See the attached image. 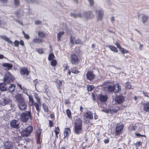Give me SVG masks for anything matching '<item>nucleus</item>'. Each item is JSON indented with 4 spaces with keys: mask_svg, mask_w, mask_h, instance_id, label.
Listing matches in <instances>:
<instances>
[{
    "mask_svg": "<svg viewBox=\"0 0 149 149\" xmlns=\"http://www.w3.org/2000/svg\"><path fill=\"white\" fill-rule=\"evenodd\" d=\"M23 92L25 94H26L28 96V95H29L28 94V92L27 89H26L25 88H24V89H23Z\"/></svg>",
    "mask_w": 149,
    "mask_h": 149,
    "instance_id": "58",
    "label": "nucleus"
},
{
    "mask_svg": "<svg viewBox=\"0 0 149 149\" xmlns=\"http://www.w3.org/2000/svg\"><path fill=\"white\" fill-rule=\"evenodd\" d=\"M149 17L146 15H142V22L143 23H145L146 22H147Z\"/></svg>",
    "mask_w": 149,
    "mask_h": 149,
    "instance_id": "28",
    "label": "nucleus"
},
{
    "mask_svg": "<svg viewBox=\"0 0 149 149\" xmlns=\"http://www.w3.org/2000/svg\"><path fill=\"white\" fill-rule=\"evenodd\" d=\"M41 134V131L40 129H38L36 130V134L37 135L38 141L40 143V136Z\"/></svg>",
    "mask_w": 149,
    "mask_h": 149,
    "instance_id": "26",
    "label": "nucleus"
},
{
    "mask_svg": "<svg viewBox=\"0 0 149 149\" xmlns=\"http://www.w3.org/2000/svg\"><path fill=\"white\" fill-rule=\"evenodd\" d=\"M56 85L58 88H59L61 87L62 85V81L60 80L57 79L56 81Z\"/></svg>",
    "mask_w": 149,
    "mask_h": 149,
    "instance_id": "32",
    "label": "nucleus"
},
{
    "mask_svg": "<svg viewBox=\"0 0 149 149\" xmlns=\"http://www.w3.org/2000/svg\"><path fill=\"white\" fill-rule=\"evenodd\" d=\"M141 143L140 142H138L136 143V146L138 147H139L140 146H141Z\"/></svg>",
    "mask_w": 149,
    "mask_h": 149,
    "instance_id": "59",
    "label": "nucleus"
},
{
    "mask_svg": "<svg viewBox=\"0 0 149 149\" xmlns=\"http://www.w3.org/2000/svg\"><path fill=\"white\" fill-rule=\"evenodd\" d=\"M75 38L74 37H72V36H71L70 38V42L72 44L74 43V40Z\"/></svg>",
    "mask_w": 149,
    "mask_h": 149,
    "instance_id": "51",
    "label": "nucleus"
},
{
    "mask_svg": "<svg viewBox=\"0 0 149 149\" xmlns=\"http://www.w3.org/2000/svg\"><path fill=\"white\" fill-rule=\"evenodd\" d=\"M123 128V125L121 123H118L116 126L115 134V136L119 135L121 133V132Z\"/></svg>",
    "mask_w": 149,
    "mask_h": 149,
    "instance_id": "8",
    "label": "nucleus"
},
{
    "mask_svg": "<svg viewBox=\"0 0 149 149\" xmlns=\"http://www.w3.org/2000/svg\"><path fill=\"white\" fill-rule=\"evenodd\" d=\"M2 66L5 68V70H7L10 69L13 67L12 64L8 63H3Z\"/></svg>",
    "mask_w": 149,
    "mask_h": 149,
    "instance_id": "17",
    "label": "nucleus"
},
{
    "mask_svg": "<svg viewBox=\"0 0 149 149\" xmlns=\"http://www.w3.org/2000/svg\"><path fill=\"white\" fill-rule=\"evenodd\" d=\"M13 143L8 141L4 143V146L5 149H11L13 148Z\"/></svg>",
    "mask_w": 149,
    "mask_h": 149,
    "instance_id": "14",
    "label": "nucleus"
},
{
    "mask_svg": "<svg viewBox=\"0 0 149 149\" xmlns=\"http://www.w3.org/2000/svg\"><path fill=\"white\" fill-rule=\"evenodd\" d=\"M116 102L118 104H120L123 102L124 100V97L121 95H119L115 98Z\"/></svg>",
    "mask_w": 149,
    "mask_h": 149,
    "instance_id": "15",
    "label": "nucleus"
},
{
    "mask_svg": "<svg viewBox=\"0 0 149 149\" xmlns=\"http://www.w3.org/2000/svg\"><path fill=\"white\" fill-rule=\"evenodd\" d=\"M14 44H15V46L18 47L19 44V42L18 41L15 40L14 42Z\"/></svg>",
    "mask_w": 149,
    "mask_h": 149,
    "instance_id": "49",
    "label": "nucleus"
},
{
    "mask_svg": "<svg viewBox=\"0 0 149 149\" xmlns=\"http://www.w3.org/2000/svg\"><path fill=\"white\" fill-rule=\"evenodd\" d=\"M64 34V31L60 32L57 34V40L58 41H60L61 40V38L63 35Z\"/></svg>",
    "mask_w": 149,
    "mask_h": 149,
    "instance_id": "31",
    "label": "nucleus"
},
{
    "mask_svg": "<svg viewBox=\"0 0 149 149\" xmlns=\"http://www.w3.org/2000/svg\"><path fill=\"white\" fill-rule=\"evenodd\" d=\"M38 35L39 37L43 38L45 36V34L42 31H39Z\"/></svg>",
    "mask_w": 149,
    "mask_h": 149,
    "instance_id": "40",
    "label": "nucleus"
},
{
    "mask_svg": "<svg viewBox=\"0 0 149 149\" xmlns=\"http://www.w3.org/2000/svg\"><path fill=\"white\" fill-rule=\"evenodd\" d=\"M143 109L144 111L146 112L149 111V103H146L143 104Z\"/></svg>",
    "mask_w": 149,
    "mask_h": 149,
    "instance_id": "27",
    "label": "nucleus"
},
{
    "mask_svg": "<svg viewBox=\"0 0 149 149\" xmlns=\"http://www.w3.org/2000/svg\"><path fill=\"white\" fill-rule=\"evenodd\" d=\"M55 58V56L53 53L51 54H49L48 59L49 61H51L54 59Z\"/></svg>",
    "mask_w": 149,
    "mask_h": 149,
    "instance_id": "39",
    "label": "nucleus"
},
{
    "mask_svg": "<svg viewBox=\"0 0 149 149\" xmlns=\"http://www.w3.org/2000/svg\"><path fill=\"white\" fill-rule=\"evenodd\" d=\"M74 133L78 134L81 133L82 131V122L81 120L79 117H75Z\"/></svg>",
    "mask_w": 149,
    "mask_h": 149,
    "instance_id": "3",
    "label": "nucleus"
},
{
    "mask_svg": "<svg viewBox=\"0 0 149 149\" xmlns=\"http://www.w3.org/2000/svg\"><path fill=\"white\" fill-rule=\"evenodd\" d=\"M70 61L72 64L74 65L78 64L79 59L77 56L74 54H72L70 56Z\"/></svg>",
    "mask_w": 149,
    "mask_h": 149,
    "instance_id": "10",
    "label": "nucleus"
},
{
    "mask_svg": "<svg viewBox=\"0 0 149 149\" xmlns=\"http://www.w3.org/2000/svg\"><path fill=\"white\" fill-rule=\"evenodd\" d=\"M17 104L19 108L21 110H24L27 108V106L24 101L22 102H18Z\"/></svg>",
    "mask_w": 149,
    "mask_h": 149,
    "instance_id": "13",
    "label": "nucleus"
},
{
    "mask_svg": "<svg viewBox=\"0 0 149 149\" xmlns=\"http://www.w3.org/2000/svg\"><path fill=\"white\" fill-rule=\"evenodd\" d=\"M17 85L22 90H23L24 88V87H22V86L20 84H17Z\"/></svg>",
    "mask_w": 149,
    "mask_h": 149,
    "instance_id": "60",
    "label": "nucleus"
},
{
    "mask_svg": "<svg viewBox=\"0 0 149 149\" xmlns=\"http://www.w3.org/2000/svg\"><path fill=\"white\" fill-rule=\"evenodd\" d=\"M15 5L17 6L19 5L20 3L19 0H14Z\"/></svg>",
    "mask_w": 149,
    "mask_h": 149,
    "instance_id": "45",
    "label": "nucleus"
},
{
    "mask_svg": "<svg viewBox=\"0 0 149 149\" xmlns=\"http://www.w3.org/2000/svg\"><path fill=\"white\" fill-rule=\"evenodd\" d=\"M9 84V86H8V91L10 93H11L13 92L15 89V85L13 84H10V83L8 84Z\"/></svg>",
    "mask_w": 149,
    "mask_h": 149,
    "instance_id": "21",
    "label": "nucleus"
},
{
    "mask_svg": "<svg viewBox=\"0 0 149 149\" xmlns=\"http://www.w3.org/2000/svg\"><path fill=\"white\" fill-rule=\"evenodd\" d=\"M114 93H116L119 92L121 90V88L119 87V85L118 84H116L114 85Z\"/></svg>",
    "mask_w": 149,
    "mask_h": 149,
    "instance_id": "22",
    "label": "nucleus"
},
{
    "mask_svg": "<svg viewBox=\"0 0 149 149\" xmlns=\"http://www.w3.org/2000/svg\"><path fill=\"white\" fill-rule=\"evenodd\" d=\"M28 96L29 99V104L31 106H33L34 102L33 97L30 95H28Z\"/></svg>",
    "mask_w": 149,
    "mask_h": 149,
    "instance_id": "29",
    "label": "nucleus"
},
{
    "mask_svg": "<svg viewBox=\"0 0 149 149\" xmlns=\"http://www.w3.org/2000/svg\"><path fill=\"white\" fill-rule=\"evenodd\" d=\"M102 111H104L106 113H110L112 114L115 112H116V111H115V110H107V109H103L101 110Z\"/></svg>",
    "mask_w": 149,
    "mask_h": 149,
    "instance_id": "33",
    "label": "nucleus"
},
{
    "mask_svg": "<svg viewBox=\"0 0 149 149\" xmlns=\"http://www.w3.org/2000/svg\"><path fill=\"white\" fill-rule=\"evenodd\" d=\"M71 72L74 74L78 73L79 72L77 68L73 67L71 68Z\"/></svg>",
    "mask_w": 149,
    "mask_h": 149,
    "instance_id": "37",
    "label": "nucleus"
},
{
    "mask_svg": "<svg viewBox=\"0 0 149 149\" xmlns=\"http://www.w3.org/2000/svg\"><path fill=\"white\" fill-rule=\"evenodd\" d=\"M0 104L3 106L7 105V107L8 110L12 109V107H14V104H12L11 100L9 99L2 98L0 100Z\"/></svg>",
    "mask_w": 149,
    "mask_h": 149,
    "instance_id": "4",
    "label": "nucleus"
},
{
    "mask_svg": "<svg viewBox=\"0 0 149 149\" xmlns=\"http://www.w3.org/2000/svg\"><path fill=\"white\" fill-rule=\"evenodd\" d=\"M22 33L24 35L25 38L26 39H29L30 38V36L28 34H26L24 31H23Z\"/></svg>",
    "mask_w": 149,
    "mask_h": 149,
    "instance_id": "47",
    "label": "nucleus"
},
{
    "mask_svg": "<svg viewBox=\"0 0 149 149\" xmlns=\"http://www.w3.org/2000/svg\"><path fill=\"white\" fill-rule=\"evenodd\" d=\"M83 117L84 122L88 124L90 122V119L93 118V116L91 112L87 111L84 114Z\"/></svg>",
    "mask_w": 149,
    "mask_h": 149,
    "instance_id": "7",
    "label": "nucleus"
},
{
    "mask_svg": "<svg viewBox=\"0 0 149 149\" xmlns=\"http://www.w3.org/2000/svg\"><path fill=\"white\" fill-rule=\"evenodd\" d=\"M19 44L22 46H24V42L22 40L20 41Z\"/></svg>",
    "mask_w": 149,
    "mask_h": 149,
    "instance_id": "64",
    "label": "nucleus"
},
{
    "mask_svg": "<svg viewBox=\"0 0 149 149\" xmlns=\"http://www.w3.org/2000/svg\"><path fill=\"white\" fill-rule=\"evenodd\" d=\"M3 119L6 121H8L10 118V116L8 113H6L3 117Z\"/></svg>",
    "mask_w": 149,
    "mask_h": 149,
    "instance_id": "35",
    "label": "nucleus"
},
{
    "mask_svg": "<svg viewBox=\"0 0 149 149\" xmlns=\"http://www.w3.org/2000/svg\"><path fill=\"white\" fill-rule=\"evenodd\" d=\"M135 135L136 136H137V137H139V136H141V137H145L146 136L145 135H141V134H138V133H135Z\"/></svg>",
    "mask_w": 149,
    "mask_h": 149,
    "instance_id": "57",
    "label": "nucleus"
},
{
    "mask_svg": "<svg viewBox=\"0 0 149 149\" xmlns=\"http://www.w3.org/2000/svg\"><path fill=\"white\" fill-rule=\"evenodd\" d=\"M34 96L36 100L38 102V103H39L40 104V103H41V102L40 100V99L39 98V97L38 96V94H35L34 95Z\"/></svg>",
    "mask_w": 149,
    "mask_h": 149,
    "instance_id": "36",
    "label": "nucleus"
},
{
    "mask_svg": "<svg viewBox=\"0 0 149 149\" xmlns=\"http://www.w3.org/2000/svg\"><path fill=\"white\" fill-rule=\"evenodd\" d=\"M57 64V61L56 60H53L51 62V64L53 66H54Z\"/></svg>",
    "mask_w": 149,
    "mask_h": 149,
    "instance_id": "46",
    "label": "nucleus"
},
{
    "mask_svg": "<svg viewBox=\"0 0 149 149\" xmlns=\"http://www.w3.org/2000/svg\"><path fill=\"white\" fill-rule=\"evenodd\" d=\"M49 124L50 127L53 126V122L51 120L49 121Z\"/></svg>",
    "mask_w": 149,
    "mask_h": 149,
    "instance_id": "61",
    "label": "nucleus"
},
{
    "mask_svg": "<svg viewBox=\"0 0 149 149\" xmlns=\"http://www.w3.org/2000/svg\"><path fill=\"white\" fill-rule=\"evenodd\" d=\"M86 75L87 79L90 81L92 80L95 78V75L92 71H88Z\"/></svg>",
    "mask_w": 149,
    "mask_h": 149,
    "instance_id": "12",
    "label": "nucleus"
},
{
    "mask_svg": "<svg viewBox=\"0 0 149 149\" xmlns=\"http://www.w3.org/2000/svg\"><path fill=\"white\" fill-rule=\"evenodd\" d=\"M94 86L93 85L90 86L88 87L87 89L88 91H91L93 89Z\"/></svg>",
    "mask_w": 149,
    "mask_h": 149,
    "instance_id": "48",
    "label": "nucleus"
},
{
    "mask_svg": "<svg viewBox=\"0 0 149 149\" xmlns=\"http://www.w3.org/2000/svg\"><path fill=\"white\" fill-rule=\"evenodd\" d=\"M95 12L97 13L98 14L97 20H101L103 15V11L101 10H95Z\"/></svg>",
    "mask_w": 149,
    "mask_h": 149,
    "instance_id": "16",
    "label": "nucleus"
},
{
    "mask_svg": "<svg viewBox=\"0 0 149 149\" xmlns=\"http://www.w3.org/2000/svg\"><path fill=\"white\" fill-rule=\"evenodd\" d=\"M34 104L38 112H39L40 111L41 103L40 104L39 103H35Z\"/></svg>",
    "mask_w": 149,
    "mask_h": 149,
    "instance_id": "24",
    "label": "nucleus"
},
{
    "mask_svg": "<svg viewBox=\"0 0 149 149\" xmlns=\"http://www.w3.org/2000/svg\"><path fill=\"white\" fill-rule=\"evenodd\" d=\"M76 44H81L82 43V42L79 39L76 40L75 41Z\"/></svg>",
    "mask_w": 149,
    "mask_h": 149,
    "instance_id": "54",
    "label": "nucleus"
},
{
    "mask_svg": "<svg viewBox=\"0 0 149 149\" xmlns=\"http://www.w3.org/2000/svg\"><path fill=\"white\" fill-rule=\"evenodd\" d=\"M114 85H110L108 87V91L109 93L114 92Z\"/></svg>",
    "mask_w": 149,
    "mask_h": 149,
    "instance_id": "25",
    "label": "nucleus"
},
{
    "mask_svg": "<svg viewBox=\"0 0 149 149\" xmlns=\"http://www.w3.org/2000/svg\"><path fill=\"white\" fill-rule=\"evenodd\" d=\"M63 70L64 71L66 70L68 68V66L67 64H65L63 65Z\"/></svg>",
    "mask_w": 149,
    "mask_h": 149,
    "instance_id": "50",
    "label": "nucleus"
},
{
    "mask_svg": "<svg viewBox=\"0 0 149 149\" xmlns=\"http://www.w3.org/2000/svg\"><path fill=\"white\" fill-rule=\"evenodd\" d=\"M91 6H93L94 3L93 0H88Z\"/></svg>",
    "mask_w": 149,
    "mask_h": 149,
    "instance_id": "55",
    "label": "nucleus"
},
{
    "mask_svg": "<svg viewBox=\"0 0 149 149\" xmlns=\"http://www.w3.org/2000/svg\"><path fill=\"white\" fill-rule=\"evenodd\" d=\"M71 133V131L69 128H66L64 130V136L65 137H68L70 135Z\"/></svg>",
    "mask_w": 149,
    "mask_h": 149,
    "instance_id": "20",
    "label": "nucleus"
},
{
    "mask_svg": "<svg viewBox=\"0 0 149 149\" xmlns=\"http://www.w3.org/2000/svg\"><path fill=\"white\" fill-rule=\"evenodd\" d=\"M120 50L123 54L127 53L128 52L127 50L124 49L122 47Z\"/></svg>",
    "mask_w": 149,
    "mask_h": 149,
    "instance_id": "43",
    "label": "nucleus"
},
{
    "mask_svg": "<svg viewBox=\"0 0 149 149\" xmlns=\"http://www.w3.org/2000/svg\"><path fill=\"white\" fill-rule=\"evenodd\" d=\"M36 51L40 54H42L44 53L43 50L42 49H37Z\"/></svg>",
    "mask_w": 149,
    "mask_h": 149,
    "instance_id": "44",
    "label": "nucleus"
},
{
    "mask_svg": "<svg viewBox=\"0 0 149 149\" xmlns=\"http://www.w3.org/2000/svg\"><path fill=\"white\" fill-rule=\"evenodd\" d=\"M17 141L18 143H20L21 142H26V141L25 140H21L19 141Z\"/></svg>",
    "mask_w": 149,
    "mask_h": 149,
    "instance_id": "63",
    "label": "nucleus"
},
{
    "mask_svg": "<svg viewBox=\"0 0 149 149\" xmlns=\"http://www.w3.org/2000/svg\"><path fill=\"white\" fill-rule=\"evenodd\" d=\"M43 40L39 38H36L33 40V42L36 43H40L43 42Z\"/></svg>",
    "mask_w": 149,
    "mask_h": 149,
    "instance_id": "30",
    "label": "nucleus"
},
{
    "mask_svg": "<svg viewBox=\"0 0 149 149\" xmlns=\"http://www.w3.org/2000/svg\"><path fill=\"white\" fill-rule=\"evenodd\" d=\"M70 16L74 18L83 17L86 20L92 18L94 16L93 13L90 11H84L78 14L71 13L70 14Z\"/></svg>",
    "mask_w": 149,
    "mask_h": 149,
    "instance_id": "2",
    "label": "nucleus"
},
{
    "mask_svg": "<svg viewBox=\"0 0 149 149\" xmlns=\"http://www.w3.org/2000/svg\"><path fill=\"white\" fill-rule=\"evenodd\" d=\"M112 51L115 52H118V50L117 48L114 46H109L108 47Z\"/></svg>",
    "mask_w": 149,
    "mask_h": 149,
    "instance_id": "34",
    "label": "nucleus"
},
{
    "mask_svg": "<svg viewBox=\"0 0 149 149\" xmlns=\"http://www.w3.org/2000/svg\"><path fill=\"white\" fill-rule=\"evenodd\" d=\"M23 125H25L26 127L24 130L22 131V134L24 136H28L33 130V127L32 126L29 125L28 124L24 123Z\"/></svg>",
    "mask_w": 149,
    "mask_h": 149,
    "instance_id": "5",
    "label": "nucleus"
},
{
    "mask_svg": "<svg viewBox=\"0 0 149 149\" xmlns=\"http://www.w3.org/2000/svg\"><path fill=\"white\" fill-rule=\"evenodd\" d=\"M26 1L29 3H32L33 2L36 3L35 0H26Z\"/></svg>",
    "mask_w": 149,
    "mask_h": 149,
    "instance_id": "56",
    "label": "nucleus"
},
{
    "mask_svg": "<svg viewBox=\"0 0 149 149\" xmlns=\"http://www.w3.org/2000/svg\"><path fill=\"white\" fill-rule=\"evenodd\" d=\"M115 45L117 47L120 49L122 48L118 42H116L115 43Z\"/></svg>",
    "mask_w": 149,
    "mask_h": 149,
    "instance_id": "53",
    "label": "nucleus"
},
{
    "mask_svg": "<svg viewBox=\"0 0 149 149\" xmlns=\"http://www.w3.org/2000/svg\"><path fill=\"white\" fill-rule=\"evenodd\" d=\"M0 38L1 39H3L5 41L10 43L11 44H13V42L11 41L9 38H8L5 36L1 35L0 36Z\"/></svg>",
    "mask_w": 149,
    "mask_h": 149,
    "instance_id": "19",
    "label": "nucleus"
},
{
    "mask_svg": "<svg viewBox=\"0 0 149 149\" xmlns=\"http://www.w3.org/2000/svg\"><path fill=\"white\" fill-rule=\"evenodd\" d=\"M54 132H55V134H56V137L58 138V134L60 132V129L59 127H57V128H56Z\"/></svg>",
    "mask_w": 149,
    "mask_h": 149,
    "instance_id": "42",
    "label": "nucleus"
},
{
    "mask_svg": "<svg viewBox=\"0 0 149 149\" xmlns=\"http://www.w3.org/2000/svg\"><path fill=\"white\" fill-rule=\"evenodd\" d=\"M43 108L45 112H48L49 111V109L48 106L44 104H42Z\"/></svg>",
    "mask_w": 149,
    "mask_h": 149,
    "instance_id": "38",
    "label": "nucleus"
},
{
    "mask_svg": "<svg viewBox=\"0 0 149 149\" xmlns=\"http://www.w3.org/2000/svg\"><path fill=\"white\" fill-rule=\"evenodd\" d=\"M29 117L31 118V111L23 112L21 114L20 118L21 121L23 122H27Z\"/></svg>",
    "mask_w": 149,
    "mask_h": 149,
    "instance_id": "6",
    "label": "nucleus"
},
{
    "mask_svg": "<svg viewBox=\"0 0 149 149\" xmlns=\"http://www.w3.org/2000/svg\"><path fill=\"white\" fill-rule=\"evenodd\" d=\"M15 80L14 77L10 74V73L7 71L5 74L4 78V82L0 84V89L2 91H4L7 90V85L10 82V81L13 82Z\"/></svg>",
    "mask_w": 149,
    "mask_h": 149,
    "instance_id": "1",
    "label": "nucleus"
},
{
    "mask_svg": "<svg viewBox=\"0 0 149 149\" xmlns=\"http://www.w3.org/2000/svg\"><path fill=\"white\" fill-rule=\"evenodd\" d=\"M41 23L42 22L40 20H37L35 21V24L37 25L41 24Z\"/></svg>",
    "mask_w": 149,
    "mask_h": 149,
    "instance_id": "52",
    "label": "nucleus"
},
{
    "mask_svg": "<svg viewBox=\"0 0 149 149\" xmlns=\"http://www.w3.org/2000/svg\"><path fill=\"white\" fill-rule=\"evenodd\" d=\"M98 98L100 102H106L108 100V96L107 95L102 94L99 95Z\"/></svg>",
    "mask_w": 149,
    "mask_h": 149,
    "instance_id": "11",
    "label": "nucleus"
},
{
    "mask_svg": "<svg viewBox=\"0 0 149 149\" xmlns=\"http://www.w3.org/2000/svg\"><path fill=\"white\" fill-rule=\"evenodd\" d=\"M18 102H22L24 101V100L23 97L20 94H17L15 96Z\"/></svg>",
    "mask_w": 149,
    "mask_h": 149,
    "instance_id": "18",
    "label": "nucleus"
},
{
    "mask_svg": "<svg viewBox=\"0 0 149 149\" xmlns=\"http://www.w3.org/2000/svg\"><path fill=\"white\" fill-rule=\"evenodd\" d=\"M19 121L18 120H13L10 123L11 127L17 129L19 128Z\"/></svg>",
    "mask_w": 149,
    "mask_h": 149,
    "instance_id": "9",
    "label": "nucleus"
},
{
    "mask_svg": "<svg viewBox=\"0 0 149 149\" xmlns=\"http://www.w3.org/2000/svg\"><path fill=\"white\" fill-rule=\"evenodd\" d=\"M66 113L67 116L69 118H71L72 116L71 115V112L70 110L68 109L66 111Z\"/></svg>",
    "mask_w": 149,
    "mask_h": 149,
    "instance_id": "41",
    "label": "nucleus"
},
{
    "mask_svg": "<svg viewBox=\"0 0 149 149\" xmlns=\"http://www.w3.org/2000/svg\"><path fill=\"white\" fill-rule=\"evenodd\" d=\"M29 73V71L26 68H24L22 69L20 71V73L22 75L26 74L28 75Z\"/></svg>",
    "mask_w": 149,
    "mask_h": 149,
    "instance_id": "23",
    "label": "nucleus"
},
{
    "mask_svg": "<svg viewBox=\"0 0 149 149\" xmlns=\"http://www.w3.org/2000/svg\"><path fill=\"white\" fill-rule=\"evenodd\" d=\"M139 44L140 45L139 47V49L140 50H142V48L143 47V45L141 44L140 43H139Z\"/></svg>",
    "mask_w": 149,
    "mask_h": 149,
    "instance_id": "62",
    "label": "nucleus"
}]
</instances>
